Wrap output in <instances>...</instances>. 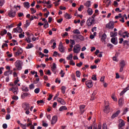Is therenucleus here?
<instances>
[{"label":"nucleus","mask_w":129,"mask_h":129,"mask_svg":"<svg viewBox=\"0 0 129 129\" xmlns=\"http://www.w3.org/2000/svg\"><path fill=\"white\" fill-rule=\"evenodd\" d=\"M22 108L25 111L26 114L27 115L30 114V104L28 103H24L22 104Z\"/></svg>","instance_id":"f257e3e1"},{"label":"nucleus","mask_w":129,"mask_h":129,"mask_svg":"<svg viewBox=\"0 0 129 129\" xmlns=\"http://www.w3.org/2000/svg\"><path fill=\"white\" fill-rule=\"evenodd\" d=\"M9 91H12L14 94L16 95L18 94V92H19V88L17 86H13L9 89Z\"/></svg>","instance_id":"f03ea898"},{"label":"nucleus","mask_w":129,"mask_h":129,"mask_svg":"<svg viewBox=\"0 0 129 129\" xmlns=\"http://www.w3.org/2000/svg\"><path fill=\"white\" fill-rule=\"evenodd\" d=\"M126 64V63H125V61H124V60H121L120 61V64H119V67H120L119 72H122V71H123V69L125 67Z\"/></svg>","instance_id":"7ed1b4c3"},{"label":"nucleus","mask_w":129,"mask_h":129,"mask_svg":"<svg viewBox=\"0 0 129 129\" xmlns=\"http://www.w3.org/2000/svg\"><path fill=\"white\" fill-rule=\"evenodd\" d=\"M81 50V48L80 47V45L79 44H76L74 46L73 51L74 53H76L77 54H78L79 52H80V50Z\"/></svg>","instance_id":"20e7f679"},{"label":"nucleus","mask_w":129,"mask_h":129,"mask_svg":"<svg viewBox=\"0 0 129 129\" xmlns=\"http://www.w3.org/2000/svg\"><path fill=\"white\" fill-rule=\"evenodd\" d=\"M8 16L10 18H15L16 17V10L14 9H11L8 11Z\"/></svg>","instance_id":"39448f33"},{"label":"nucleus","mask_w":129,"mask_h":129,"mask_svg":"<svg viewBox=\"0 0 129 129\" xmlns=\"http://www.w3.org/2000/svg\"><path fill=\"white\" fill-rule=\"evenodd\" d=\"M16 48L17 49V52L15 53V57H17V56H20L21 54L23 53V49H22V48L18 46H16Z\"/></svg>","instance_id":"423d86ee"},{"label":"nucleus","mask_w":129,"mask_h":129,"mask_svg":"<svg viewBox=\"0 0 129 129\" xmlns=\"http://www.w3.org/2000/svg\"><path fill=\"white\" fill-rule=\"evenodd\" d=\"M15 65L18 70H22V61L21 60H17L15 62Z\"/></svg>","instance_id":"0eeeda50"},{"label":"nucleus","mask_w":129,"mask_h":129,"mask_svg":"<svg viewBox=\"0 0 129 129\" xmlns=\"http://www.w3.org/2000/svg\"><path fill=\"white\" fill-rule=\"evenodd\" d=\"M106 27L108 29H113L114 28V22L110 21L109 23L107 24Z\"/></svg>","instance_id":"6e6552de"},{"label":"nucleus","mask_w":129,"mask_h":129,"mask_svg":"<svg viewBox=\"0 0 129 129\" xmlns=\"http://www.w3.org/2000/svg\"><path fill=\"white\" fill-rule=\"evenodd\" d=\"M58 50L61 53H65V47L61 43L58 45Z\"/></svg>","instance_id":"1a4fd4ad"},{"label":"nucleus","mask_w":129,"mask_h":129,"mask_svg":"<svg viewBox=\"0 0 129 129\" xmlns=\"http://www.w3.org/2000/svg\"><path fill=\"white\" fill-rule=\"evenodd\" d=\"M86 85L88 87V88H91L93 86V83L92 80H88L86 82Z\"/></svg>","instance_id":"9d476101"},{"label":"nucleus","mask_w":129,"mask_h":129,"mask_svg":"<svg viewBox=\"0 0 129 129\" xmlns=\"http://www.w3.org/2000/svg\"><path fill=\"white\" fill-rule=\"evenodd\" d=\"M57 119H58V117H57V116H53L51 121V124H55V123L57 122Z\"/></svg>","instance_id":"9b49d317"},{"label":"nucleus","mask_w":129,"mask_h":129,"mask_svg":"<svg viewBox=\"0 0 129 129\" xmlns=\"http://www.w3.org/2000/svg\"><path fill=\"white\" fill-rule=\"evenodd\" d=\"M57 101L60 103V104H62V105H65L66 104V102H65V100L64 99L60 98H57Z\"/></svg>","instance_id":"f8f14e48"},{"label":"nucleus","mask_w":129,"mask_h":129,"mask_svg":"<svg viewBox=\"0 0 129 129\" xmlns=\"http://www.w3.org/2000/svg\"><path fill=\"white\" fill-rule=\"evenodd\" d=\"M120 113V110H117L115 113L112 114L111 116V118H115V117H117L118 116V114Z\"/></svg>","instance_id":"ddd939ff"},{"label":"nucleus","mask_w":129,"mask_h":129,"mask_svg":"<svg viewBox=\"0 0 129 129\" xmlns=\"http://www.w3.org/2000/svg\"><path fill=\"white\" fill-rule=\"evenodd\" d=\"M110 111V108H109V105L105 106L104 109V112H105V113H109Z\"/></svg>","instance_id":"4468645a"},{"label":"nucleus","mask_w":129,"mask_h":129,"mask_svg":"<svg viewBox=\"0 0 129 129\" xmlns=\"http://www.w3.org/2000/svg\"><path fill=\"white\" fill-rule=\"evenodd\" d=\"M111 43H112V44H113L114 45H117V40H116V38H115V37H112L111 39Z\"/></svg>","instance_id":"2eb2a0df"},{"label":"nucleus","mask_w":129,"mask_h":129,"mask_svg":"<svg viewBox=\"0 0 129 129\" xmlns=\"http://www.w3.org/2000/svg\"><path fill=\"white\" fill-rule=\"evenodd\" d=\"M129 89V87H127L126 88L124 89L120 93V95H123V94H124V93H125V92H126V91H127V90H128Z\"/></svg>","instance_id":"dca6fc26"},{"label":"nucleus","mask_w":129,"mask_h":129,"mask_svg":"<svg viewBox=\"0 0 129 129\" xmlns=\"http://www.w3.org/2000/svg\"><path fill=\"white\" fill-rule=\"evenodd\" d=\"M84 6L87 8H90L91 6V2L90 1H87L86 3L84 4Z\"/></svg>","instance_id":"f3484780"},{"label":"nucleus","mask_w":129,"mask_h":129,"mask_svg":"<svg viewBox=\"0 0 129 129\" xmlns=\"http://www.w3.org/2000/svg\"><path fill=\"white\" fill-rule=\"evenodd\" d=\"M84 108H85V105H83L80 106V110L81 111V113H84Z\"/></svg>","instance_id":"a211bd4d"},{"label":"nucleus","mask_w":129,"mask_h":129,"mask_svg":"<svg viewBox=\"0 0 129 129\" xmlns=\"http://www.w3.org/2000/svg\"><path fill=\"white\" fill-rule=\"evenodd\" d=\"M110 35L111 38H113V37H116V36H117V32H111Z\"/></svg>","instance_id":"6ab92c4d"},{"label":"nucleus","mask_w":129,"mask_h":129,"mask_svg":"<svg viewBox=\"0 0 129 129\" xmlns=\"http://www.w3.org/2000/svg\"><path fill=\"white\" fill-rule=\"evenodd\" d=\"M59 111H63L64 110H67V107H66V106H61L59 108Z\"/></svg>","instance_id":"aec40b11"},{"label":"nucleus","mask_w":129,"mask_h":129,"mask_svg":"<svg viewBox=\"0 0 129 129\" xmlns=\"http://www.w3.org/2000/svg\"><path fill=\"white\" fill-rule=\"evenodd\" d=\"M23 5L24 6V8H26V9H29V8H30V4L29 2H24Z\"/></svg>","instance_id":"412c9836"},{"label":"nucleus","mask_w":129,"mask_h":129,"mask_svg":"<svg viewBox=\"0 0 129 129\" xmlns=\"http://www.w3.org/2000/svg\"><path fill=\"white\" fill-rule=\"evenodd\" d=\"M120 121L121 122L118 124V127H122V126H124V121L121 120Z\"/></svg>","instance_id":"4be33fe9"},{"label":"nucleus","mask_w":129,"mask_h":129,"mask_svg":"<svg viewBox=\"0 0 129 129\" xmlns=\"http://www.w3.org/2000/svg\"><path fill=\"white\" fill-rule=\"evenodd\" d=\"M87 13L89 16H91L93 14V11L91 8H88L87 10Z\"/></svg>","instance_id":"5701e85b"},{"label":"nucleus","mask_w":129,"mask_h":129,"mask_svg":"<svg viewBox=\"0 0 129 129\" xmlns=\"http://www.w3.org/2000/svg\"><path fill=\"white\" fill-rule=\"evenodd\" d=\"M8 33V31L6 29H4L3 31L1 32L0 35L1 36H4V35H6Z\"/></svg>","instance_id":"b1692460"},{"label":"nucleus","mask_w":129,"mask_h":129,"mask_svg":"<svg viewBox=\"0 0 129 129\" xmlns=\"http://www.w3.org/2000/svg\"><path fill=\"white\" fill-rule=\"evenodd\" d=\"M77 39H79L81 41H84V37L82 35H77Z\"/></svg>","instance_id":"393cba45"},{"label":"nucleus","mask_w":129,"mask_h":129,"mask_svg":"<svg viewBox=\"0 0 129 129\" xmlns=\"http://www.w3.org/2000/svg\"><path fill=\"white\" fill-rule=\"evenodd\" d=\"M105 39H106V34L105 33H104L102 35L101 41L103 42V41H105Z\"/></svg>","instance_id":"a878e982"},{"label":"nucleus","mask_w":129,"mask_h":129,"mask_svg":"<svg viewBox=\"0 0 129 129\" xmlns=\"http://www.w3.org/2000/svg\"><path fill=\"white\" fill-rule=\"evenodd\" d=\"M61 90L62 93H63V94H65V91L66 90V87H65L64 86H62L61 88Z\"/></svg>","instance_id":"bb28decb"},{"label":"nucleus","mask_w":129,"mask_h":129,"mask_svg":"<svg viewBox=\"0 0 129 129\" xmlns=\"http://www.w3.org/2000/svg\"><path fill=\"white\" fill-rule=\"evenodd\" d=\"M64 17L66 18V19H67L68 20L71 19V18H72L71 17V16H70V15H69V14L66 13V14H64Z\"/></svg>","instance_id":"cd10ccee"},{"label":"nucleus","mask_w":129,"mask_h":129,"mask_svg":"<svg viewBox=\"0 0 129 129\" xmlns=\"http://www.w3.org/2000/svg\"><path fill=\"white\" fill-rule=\"evenodd\" d=\"M44 28L45 29H47V28H49V23H48V21H45V24L44 25Z\"/></svg>","instance_id":"c85d7f7f"},{"label":"nucleus","mask_w":129,"mask_h":129,"mask_svg":"<svg viewBox=\"0 0 129 129\" xmlns=\"http://www.w3.org/2000/svg\"><path fill=\"white\" fill-rule=\"evenodd\" d=\"M29 95H30V94L28 93H23V95L21 96V97L25 98V97H27V96H29Z\"/></svg>","instance_id":"c756f323"},{"label":"nucleus","mask_w":129,"mask_h":129,"mask_svg":"<svg viewBox=\"0 0 129 129\" xmlns=\"http://www.w3.org/2000/svg\"><path fill=\"white\" fill-rule=\"evenodd\" d=\"M30 26V22L29 20H26V24L24 25L25 28H27Z\"/></svg>","instance_id":"7c9ffc66"},{"label":"nucleus","mask_w":129,"mask_h":129,"mask_svg":"<svg viewBox=\"0 0 129 129\" xmlns=\"http://www.w3.org/2000/svg\"><path fill=\"white\" fill-rule=\"evenodd\" d=\"M74 34H77V35H80V31L78 29H75L73 31Z\"/></svg>","instance_id":"2f4dec72"},{"label":"nucleus","mask_w":129,"mask_h":129,"mask_svg":"<svg viewBox=\"0 0 129 129\" xmlns=\"http://www.w3.org/2000/svg\"><path fill=\"white\" fill-rule=\"evenodd\" d=\"M34 47V45L32 43H29L28 44V46L26 47V49H31V48H33Z\"/></svg>","instance_id":"473e14b6"},{"label":"nucleus","mask_w":129,"mask_h":129,"mask_svg":"<svg viewBox=\"0 0 129 129\" xmlns=\"http://www.w3.org/2000/svg\"><path fill=\"white\" fill-rule=\"evenodd\" d=\"M116 57H117V53L115 54V56L113 57V61H114L115 62H118V60H117Z\"/></svg>","instance_id":"72a5a7b5"},{"label":"nucleus","mask_w":129,"mask_h":129,"mask_svg":"<svg viewBox=\"0 0 129 129\" xmlns=\"http://www.w3.org/2000/svg\"><path fill=\"white\" fill-rule=\"evenodd\" d=\"M122 100L123 99L122 98H120L118 101V104L119 105V106H121V105H122Z\"/></svg>","instance_id":"f704fd0d"},{"label":"nucleus","mask_w":129,"mask_h":129,"mask_svg":"<svg viewBox=\"0 0 129 129\" xmlns=\"http://www.w3.org/2000/svg\"><path fill=\"white\" fill-rule=\"evenodd\" d=\"M95 93H93L92 94L91 97L90 98V100H94V99H95Z\"/></svg>","instance_id":"c9c22d12"},{"label":"nucleus","mask_w":129,"mask_h":129,"mask_svg":"<svg viewBox=\"0 0 129 129\" xmlns=\"http://www.w3.org/2000/svg\"><path fill=\"white\" fill-rule=\"evenodd\" d=\"M17 31L18 33H21L22 32H23V29H22V28L18 26L17 27Z\"/></svg>","instance_id":"e433bc0d"},{"label":"nucleus","mask_w":129,"mask_h":129,"mask_svg":"<svg viewBox=\"0 0 129 129\" xmlns=\"http://www.w3.org/2000/svg\"><path fill=\"white\" fill-rule=\"evenodd\" d=\"M72 58H73V54H72V53L69 56V57H67V59L68 60H72Z\"/></svg>","instance_id":"4c0bfd02"},{"label":"nucleus","mask_w":129,"mask_h":129,"mask_svg":"<svg viewBox=\"0 0 129 129\" xmlns=\"http://www.w3.org/2000/svg\"><path fill=\"white\" fill-rule=\"evenodd\" d=\"M107 3H108V4H107ZM106 4H107V7L108 8V7H109V6H110V5L111 4V1L107 0L106 2Z\"/></svg>","instance_id":"58836bf2"},{"label":"nucleus","mask_w":129,"mask_h":129,"mask_svg":"<svg viewBox=\"0 0 129 129\" xmlns=\"http://www.w3.org/2000/svg\"><path fill=\"white\" fill-rule=\"evenodd\" d=\"M34 92L36 94H38V93H39L40 92V88H37L35 89L34 90Z\"/></svg>","instance_id":"ea45409f"},{"label":"nucleus","mask_w":129,"mask_h":129,"mask_svg":"<svg viewBox=\"0 0 129 129\" xmlns=\"http://www.w3.org/2000/svg\"><path fill=\"white\" fill-rule=\"evenodd\" d=\"M22 91H24V92H28L29 91V89L27 87L25 88H23Z\"/></svg>","instance_id":"a19ab883"},{"label":"nucleus","mask_w":129,"mask_h":129,"mask_svg":"<svg viewBox=\"0 0 129 129\" xmlns=\"http://www.w3.org/2000/svg\"><path fill=\"white\" fill-rule=\"evenodd\" d=\"M4 75L5 76H9V75H10V70L6 71L4 72Z\"/></svg>","instance_id":"79ce46f5"},{"label":"nucleus","mask_w":129,"mask_h":129,"mask_svg":"<svg viewBox=\"0 0 129 129\" xmlns=\"http://www.w3.org/2000/svg\"><path fill=\"white\" fill-rule=\"evenodd\" d=\"M91 79L94 80V81H96V80H97V79L96 78V75H93L91 78Z\"/></svg>","instance_id":"37998d69"},{"label":"nucleus","mask_w":129,"mask_h":129,"mask_svg":"<svg viewBox=\"0 0 129 129\" xmlns=\"http://www.w3.org/2000/svg\"><path fill=\"white\" fill-rule=\"evenodd\" d=\"M76 74L77 77H80V75H81V73H80V71H77L76 72Z\"/></svg>","instance_id":"c03bdc74"},{"label":"nucleus","mask_w":129,"mask_h":129,"mask_svg":"<svg viewBox=\"0 0 129 129\" xmlns=\"http://www.w3.org/2000/svg\"><path fill=\"white\" fill-rule=\"evenodd\" d=\"M5 5V0H0V7H3Z\"/></svg>","instance_id":"a18cd8bd"},{"label":"nucleus","mask_w":129,"mask_h":129,"mask_svg":"<svg viewBox=\"0 0 129 129\" xmlns=\"http://www.w3.org/2000/svg\"><path fill=\"white\" fill-rule=\"evenodd\" d=\"M59 74L61 75V77H64V75H65V73H64V71L61 70Z\"/></svg>","instance_id":"49530a36"},{"label":"nucleus","mask_w":129,"mask_h":129,"mask_svg":"<svg viewBox=\"0 0 129 129\" xmlns=\"http://www.w3.org/2000/svg\"><path fill=\"white\" fill-rule=\"evenodd\" d=\"M82 9V10H83V9H84V6H83V5H80V7L78 8V11L79 12H81L82 10H81Z\"/></svg>","instance_id":"de8ad7c7"},{"label":"nucleus","mask_w":129,"mask_h":129,"mask_svg":"<svg viewBox=\"0 0 129 129\" xmlns=\"http://www.w3.org/2000/svg\"><path fill=\"white\" fill-rule=\"evenodd\" d=\"M7 36L9 37L10 40H12V39H13V36H12V33L8 32L7 33Z\"/></svg>","instance_id":"09e8293b"},{"label":"nucleus","mask_w":129,"mask_h":129,"mask_svg":"<svg viewBox=\"0 0 129 129\" xmlns=\"http://www.w3.org/2000/svg\"><path fill=\"white\" fill-rule=\"evenodd\" d=\"M87 24L88 25V26H91V25H92V24L91 23V22L90 21V19H89L87 21Z\"/></svg>","instance_id":"8fccbe9b"},{"label":"nucleus","mask_w":129,"mask_h":129,"mask_svg":"<svg viewBox=\"0 0 129 129\" xmlns=\"http://www.w3.org/2000/svg\"><path fill=\"white\" fill-rule=\"evenodd\" d=\"M19 82H20V80L19 79V77H17V80L14 81L15 85H17V84H18V83Z\"/></svg>","instance_id":"3c124183"},{"label":"nucleus","mask_w":129,"mask_h":129,"mask_svg":"<svg viewBox=\"0 0 129 129\" xmlns=\"http://www.w3.org/2000/svg\"><path fill=\"white\" fill-rule=\"evenodd\" d=\"M70 43L71 45H75V41L74 40L70 39Z\"/></svg>","instance_id":"603ef678"},{"label":"nucleus","mask_w":129,"mask_h":129,"mask_svg":"<svg viewBox=\"0 0 129 129\" xmlns=\"http://www.w3.org/2000/svg\"><path fill=\"white\" fill-rule=\"evenodd\" d=\"M30 10L31 11V12H32V13H31V14H35V13H36V12H37V11H36L35 10V9H34V8H31L30 9Z\"/></svg>","instance_id":"864d4df0"},{"label":"nucleus","mask_w":129,"mask_h":129,"mask_svg":"<svg viewBox=\"0 0 129 129\" xmlns=\"http://www.w3.org/2000/svg\"><path fill=\"white\" fill-rule=\"evenodd\" d=\"M39 55L41 56L40 58H43V57H45V54L43 53H42V52H40L39 53Z\"/></svg>","instance_id":"5fc2aeb1"},{"label":"nucleus","mask_w":129,"mask_h":129,"mask_svg":"<svg viewBox=\"0 0 129 129\" xmlns=\"http://www.w3.org/2000/svg\"><path fill=\"white\" fill-rule=\"evenodd\" d=\"M20 126H21V127H22L23 129H26V126H27V124H21V125H20Z\"/></svg>","instance_id":"6e6d98bb"},{"label":"nucleus","mask_w":129,"mask_h":129,"mask_svg":"<svg viewBox=\"0 0 129 129\" xmlns=\"http://www.w3.org/2000/svg\"><path fill=\"white\" fill-rule=\"evenodd\" d=\"M107 47H110V49H112V48H113V45L110 44V43H108L107 44Z\"/></svg>","instance_id":"4d7b16f0"},{"label":"nucleus","mask_w":129,"mask_h":129,"mask_svg":"<svg viewBox=\"0 0 129 129\" xmlns=\"http://www.w3.org/2000/svg\"><path fill=\"white\" fill-rule=\"evenodd\" d=\"M119 44H122V42H123V38H119Z\"/></svg>","instance_id":"13d9d810"},{"label":"nucleus","mask_w":129,"mask_h":129,"mask_svg":"<svg viewBox=\"0 0 129 129\" xmlns=\"http://www.w3.org/2000/svg\"><path fill=\"white\" fill-rule=\"evenodd\" d=\"M83 64V63H82V62H80V63H77L76 66H77V67H81V66H82V64Z\"/></svg>","instance_id":"bf43d9fd"},{"label":"nucleus","mask_w":129,"mask_h":129,"mask_svg":"<svg viewBox=\"0 0 129 129\" xmlns=\"http://www.w3.org/2000/svg\"><path fill=\"white\" fill-rule=\"evenodd\" d=\"M11 118V115L10 114H8L6 116V119L9 120Z\"/></svg>","instance_id":"052dcab7"},{"label":"nucleus","mask_w":129,"mask_h":129,"mask_svg":"<svg viewBox=\"0 0 129 129\" xmlns=\"http://www.w3.org/2000/svg\"><path fill=\"white\" fill-rule=\"evenodd\" d=\"M12 99H13L14 100H18V99H19V97L18 96H14L12 97Z\"/></svg>","instance_id":"680f3d73"},{"label":"nucleus","mask_w":129,"mask_h":129,"mask_svg":"<svg viewBox=\"0 0 129 129\" xmlns=\"http://www.w3.org/2000/svg\"><path fill=\"white\" fill-rule=\"evenodd\" d=\"M35 88V86L34 85V84H32L31 85H29V88L30 89H33V88Z\"/></svg>","instance_id":"e2e57ef3"},{"label":"nucleus","mask_w":129,"mask_h":129,"mask_svg":"<svg viewBox=\"0 0 129 129\" xmlns=\"http://www.w3.org/2000/svg\"><path fill=\"white\" fill-rule=\"evenodd\" d=\"M37 104H40V103H44V101L43 100H38L37 101Z\"/></svg>","instance_id":"0e129e2a"},{"label":"nucleus","mask_w":129,"mask_h":129,"mask_svg":"<svg viewBox=\"0 0 129 129\" xmlns=\"http://www.w3.org/2000/svg\"><path fill=\"white\" fill-rule=\"evenodd\" d=\"M70 65H72V66H75V62H73V60H71L70 61Z\"/></svg>","instance_id":"69168bd1"},{"label":"nucleus","mask_w":129,"mask_h":129,"mask_svg":"<svg viewBox=\"0 0 129 129\" xmlns=\"http://www.w3.org/2000/svg\"><path fill=\"white\" fill-rule=\"evenodd\" d=\"M3 128H5V129L8 128V124H7V123H4L3 124Z\"/></svg>","instance_id":"338daca9"},{"label":"nucleus","mask_w":129,"mask_h":129,"mask_svg":"<svg viewBox=\"0 0 129 129\" xmlns=\"http://www.w3.org/2000/svg\"><path fill=\"white\" fill-rule=\"evenodd\" d=\"M57 68L56 63H53V66L51 67V69H55Z\"/></svg>","instance_id":"774afa93"}]
</instances>
